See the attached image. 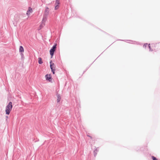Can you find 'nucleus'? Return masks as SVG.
<instances>
[{
	"mask_svg": "<svg viewBox=\"0 0 160 160\" xmlns=\"http://www.w3.org/2000/svg\"><path fill=\"white\" fill-rule=\"evenodd\" d=\"M12 108V103L11 102H10L8 105L7 106L6 108V114L8 115L10 113V111Z\"/></svg>",
	"mask_w": 160,
	"mask_h": 160,
	"instance_id": "f257e3e1",
	"label": "nucleus"
},
{
	"mask_svg": "<svg viewBox=\"0 0 160 160\" xmlns=\"http://www.w3.org/2000/svg\"><path fill=\"white\" fill-rule=\"evenodd\" d=\"M47 19V17L43 16V18L42 20L41 24L40 26L39 29H41L42 28L45 24V22Z\"/></svg>",
	"mask_w": 160,
	"mask_h": 160,
	"instance_id": "f03ea898",
	"label": "nucleus"
},
{
	"mask_svg": "<svg viewBox=\"0 0 160 160\" xmlns=\"http://www.w3.org/2000/svg\"><path fill=\"white\" fill-rule=\"evenodd\" d=\"M56 48V44L54 45L52 48L50 50V54L51 56V58H52L54 52Z\"/></svg>",
	"mask_w": 160,
	"mask_h": 160,
	"instance_id": "7ed1b4c3",
	"label": "nucleus"
},
{
	"mask_svg": "<svg viewBox=\"0 0 160 160\" xmlns=\"http://www.w3.org/2000/svg\"><path fill=\"white\" fill-rule=\"evenodd\" d=\"M49 8L47 7H46L44 12L43 16L47 17L49 14Z\"/></svg>",
	"mask_w": 160,
	"mask_h": 160,
	"instance_id": "20e7f679",
	"label": "nucleus"
},
{
	"mask_svg": "<svg viewBox=\"0 0 160 160\" xmlns=\"http://www.w3.org/2000/svg\"><path fill=\"white\" fill-rule=\"evenodd\" d=\"M45 78L46 80L48 81L49 82H52V79L50 74H47L45 75Z\"/></svg>",
	"mask_w": 160,
	"mask_h": 160,
	"instance_id": "39448f33",
	"label": "nucleus"
},
{
	"mask_svg": "<svg viewBox=\"0 0 160 160\" xmlns=\"http://www.w3.org/2000/svg\"><path fill=\"white\" fill-rule=\"evenodd\" d=\"M32 9L31 8H28V10L27 12V15L29 16L30 14L32 12Z\"/></svg>",
	"mask_w": 160,
	"mask_h": 160,
	"instance_id": "423d86ee",
	"label": "nucleus"
},
{
	"mask_svg": "<svg viewBox=\"0 0 160 160\" xmlns=\"http://www.w3.org/2000/svg\"><path fill=\"white\" fill-rule=\"evenodd\" d=\"M50 67L51 70L55 69V65L54 63H52V64L50 65Z\"/></svg>",
	"mask_w": 160,
	"mask_h": 160,
	"instance_id": "0eeeda50",
	"label": "nucleus"
},
{
	"mask_svg": "<svg viewBox=\"0 0 160 160\" xmlns=\"http://www.w3.org/2000/svg\"><path fill=\"white\" fill-rule=\"evenodd\" d=\"M19 51L20 52H24V49L22 46H20L19 48Z\"/></svg>",
	"mask_w": 160,
	"mask_h": 160,
	"instance_id": "6e6552de",
	"label": "nucleus"
},
{
	"mask_svg": "<svg viewBox=\"0 0 160 160\" xmlns=\"http://www.w3.org/2000/svg\"><path fill=\"white\" fill-rule=\"evenodd\" d=\"M61 100V97L58 94L57 95V102H59Z\"/></svg>",
	"mask_w": 160,
	"mask_h": 160,
	"instance_id": "1a4fd4ad",
	"label": "nucleus"
},
{
	"mask_svg": "<svg viewBox=\"0 0 160 160\" xmlns=\"http://www.w3.org/2000/svg\"><path fill=\"white\" fill-rule=\"evenodd\" d=\"M38 63L39 64H42L43 62L42 61V59L41 58H38Z\"/></svg>",
	"mask_w": 160,
	"mask_h": 160,
	"instance_id": "9d476101",
	"label": "nucleus"
},
{
	"mask_svg": "<svg viewBox=\"0 0 160 160\" xmlns=\"http://www.w3.org/2000/svg\"><path fill=\"white\" fill-rule=\"evenodd\" d=\"M98 151V150L97 149H96L95 151H94V156H95L96 155L97 152Z\"/></svg>",
	"mask_w": 160,
	"mask_h": 160,
	"instance_id": "9b49d317",
	"label": "nucleus"
},
{
	"mask_svg": "<svg viewBox=\"0 0 160 160\" xmlns=\"http://www.w3.org/2000/svg\"><path fill=\"white\" fill-rule=\"evenodd\" d=\"M59 3H60L59 2L58 0H56V3H55L56 5L57 4V5H58V4H59Z\"/></svg>",
	"mask_w": 160,
	"mask_h": 160,
	"instance_id": "f8f14e48",
	"label": "nucleus"
},
{
	"mask_svg": "<svg viewBox=\"0 0 160 160\" xmlns=\"http://www.w3.org/2000/svg\"><path fill=\"white\" fill-rule=\"evenodd\" d=\"M59 6L58 5H56L55 7V9L57 10L59 8Z\"/></svg>",
	"mask_w": 160,
	"mask_h": 160,
	"instance_id": "ddd939ff",
	"label": "nucleus"
},
{
	"mask_svg": "<svg viewBox=\"0 0 160 160\" xmlns=\"http://www.w3.org/2000/svg\"><path fill=\"white\" fill-rule=\"evenodd\" d=\"M152 158L153 160H157V159L154 156L152 157Z\"/></svg>",
	"mask_w": 160,
	"mask_h": 160,
	"instance_id": "4468645a",
	"label": "nucleus"
},
{
	"mask_svg": "<svg viewBox=\"0 0 160 160\" xmlns=\"http://www.w3.org/2000/svg\"><path fill=\"white\" fill-rule=\"evenodd\" d=\"M52 70V73H53V74H54L55 69L52 70Z\"/></svg>",
	"mask_w": 160,
	"mask_h": 160,
	"instance_id": "2eb2a0df",
	"label": "nucleus"
},
{
	"mask_svg": "<svg viewBox=\"0 0 160 160\" xmlns=\"http://www.w3.org/2000/svg\"><path fill=\"white\" fill-rule=\"evenodd\" d=\"M150 44H149L148 45V47L149 48V50H150V51H151V48L150 47Z\"/></svg>",
	"mask_w": 160,
	"mask_h": 160,
	"instance_id": "dca6fc26",
	"label": "nucleus"
},
{
	"mask_svg": "<svg viewBox=\"0 0 160 160\" xmlns=\"http://www.w3.org/2000/svg\"><path fill=\"white\" fill-rule=\"evenodd\" d=\"M147 46H148V44L147 43H146V44H145L143 45V47H146Z\"/></svg>",
	"mask_w": 160,
	"mask_h": 160,
	"instance_id": "f3484780",
	"label": "nucleus"
},
{
	"mask_svg": "<svg viewBox=\"0 0 160 160\" xmlns=\"http://www.w3.org/2000/svg\"><path fill=\"white\" fill-rule=\"evenodd\" d=\"M50 64H52V61H50Z\"/></svg>",
	"mask_w": 160,
	"mask_h": 160,
	"instance_id": "a211bd4d",
	"label": "nucleus"
}]
</instances>
